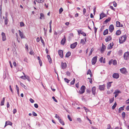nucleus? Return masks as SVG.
Instances as JSON below:
<instances>
[{
    "instance_id": "2f4dec72",
    "label": "nucleus",
    "mask_w": 129,
    "mask_h": 129,
    "mask_svg": "<svg viewBox=\"0 0 129 129\" xmlns=\"http://www.w3.org/2000/svg\"><path fill=\"white\" fill-rule=\"evenodd\" d=\"M116 105H117V104H116V102H115L114 103V105L112 106V109L113 110L114 109H115V107H116Z\"/></svg>"
},
{
    "instance_id": "680f3d73",
    "label": "nucleus",
    "mask_w": 129,
    "mask_h": 129,
    "mask_svg": "<svg viewBox=\"0 0 129 129\" xmlns=\"http://www.w3.org/2000/svg\"><path fill=\"white\" fill-rule=\"evenodd\" d=\"M77 120L79 122H81L82 120L80 118H77Z\"/></svg>"
},
{
    "instance_id": "37998d69",
    "label": "nucleus",
    "mask_w": 129,
    "mask_h": 129,
    "mask_svg": "<svg viewBox=\"0 0 129 129\" xmlns=\"http://www.w3.org/2000/svg\"><path fill=\"white\" fill-rule=\"evenodd\" d=\"M24 24L23 22H20V26L21 27H23L24 26Z\"/></svg>"
},
{
    "instance_id": "49530a36",
    "label": "nucleus",
    "mask_w": 129,
    "mask_h": 129,
    "mask_svg": "<svg viewBox=\"0 0 129 129\" xmlns=\"http://www.w3.org/2000/svg\"><path fill=\"white\" fill-rule=\"evenodd\" d=\"M83 108L85 110V111L86 112V113L87 112H88L89 111V110L85 107H83Z\"/></svg>"
},
{
    "instance_id": "423d86ee",
    "label": "nucleus",
    "mask_w": 129,
    "mask_h": 129,
    "mask_svg": "<svg viewBox=\"0 0 129 129\" xmlns=\"http://www.w3.org/2000/svg\"><path fill=\"white\" fill-rule=\"evenodd\" d=\"M107 16V15L103 12L101 13L100 15V19H101Z\"/></svg>"
},
{
    "instance_id": "f704fd0d",
    "label": "nucleus",
    "mask_w": 129,
    "mask_h": 129,
    "mask_svg": "<svg viewBox=\"0 0 129 129\" xmlns=\"http://www.w3.org/2000/svg\"><path fill=\"white\" fill-rule=\"evenodd\" d=\"M122 54V50H120L118 52V54L119 55H121Z\"/></svg>"
},
{
    "instance_id": "f3484780",
    "label": "nucleus",
    "mask_w": 129,
    "mask_h": 129,
    "mask_svg": "<svg viewBox=\"0 0 129 129\" xmlns=\"http://www.w3.org/2000/svg\"><path fill=\"white\" fill-rule=\"evenodd\" d=\"M66 41V38L65 36H64V38L61 40V44L63 45L65 43Z\"/></svg>"
},
{
    "instance_id": "39448f33",
    "label": "nucleus",
    "mask_w": 129,
    "mask_h": 129,
    "mask_svg": "<svg viewBox=\"0 0 129 129\" xmlns=\"http://www.w3.org/2000/svg\"><path fill=\"white\" fill-rule=\"evenodd\" d=\"M2 37V40L3 41H5L6 40V37L5 34L4 32H2L1 34Z\"/></svg>"
},
{
    "instance_id": "6e6d98bb",
    "label": "nucleus",
    "mask_w": 129,
    "mask_h": 129,
    "mask_svg": "<svg viewBox=\"0 0 129 129\" xmlns=\"http://www.w3.org/2000/svg\"><path fill=\"white\" fill-rule=\"evenodd\" d=\"M40 16L42 17L43 19H44V14L42 13H41L40 14Z\"/></svg>"
},
{
    "instance_id": "9b49d317",
    "label": "nucleus",
    "mask_w": 129,
    "mask_h": 129,
    "mask_svg": "<svg viewBox=\"0 0 129 129\" xmlns=\"http://www.w3.org/2000/svg\"><path fill=\"white\" fill-rule=\"evenodd\" d=\"M112 76L114 78L117 79L119 77V75L118 73H114L113 74Z\"/></svg>"
},
{
    "instance_id": "c03bdc74",
    "label": "nucleus",
    "mask_w": 129,
    "mask_h": 129,
    "mask_svg": "<svg viewBox=\"0 0 129 129\" xmlns=\"http://www.w3.org/2000/svg\"><path fill=\"white\" fill-rule=\"evenodd\" d=\"M114 100V98H111L109 100L110 103H112L113 101Z\"/></svg>"
},
{
    "instance_id": "a19ab883",
    "label": "nucleus",
    "mask_w": 129,
    "mask_h": 129,
    "mask_svg": "<svg viewBox=\"0 0 129 129\" xmlns=\"http://www.w3.org/2000/svg\"><path fill=\"white\" fill-rule=\"evenodd\" d=\"M63 10L62 8H61L59 9V14H61L63 11Z\"/></svg>"
},
{
    "instance_id": "dca6fc26",
    "label": "nucleus",
    "mask_w": 129,
    "mask_h": 129,
    "mask_svg": "<svg viewBox=\"0 0 129 129\" xmlns=\"http://www.w3.org/2000/svg\"><path fill=\"white\" fill-rule=\"evenodd\" d=\"M113 45V43H110L109 45H108L107 49H111L112 47V46Z\"/></svg>"
},
{
    "instance_id": "5fc2aeb1",
    "label": "nucleus",
    "mask_w": 129,
    "mask_h": 129,
    "mask_svg": "<svg viewBox=\"0 0 129 129\" xmlns=\"http://www.w3.org/2000/svg\"><path fill=\"white\" fill-rule=\"evenodd\" d=\"M32 114L33 116H37V114L34 111L33 112Z\"/></svg>"
},
{
    "instance_id": "4c0bfd02",
    "label": "nucleus",
    "mask_w": 129,
    "mask_h": 129,
    "mask_svg": "<svg viewBox=\"0 0 129 129\" xmlns=\"http://www.w3.org/2000/svg\"><path fill=\"white\" fill-rule=\"evenodd\" d=\"M36 1L39 3H42L43 2L44 0H35Z\"/></svg>"
},
{
    "instance_id": "603ef678",
    "label": "nucleus",
    "mask_w": 129,
    "mask_h": 129,
    "mask_svg": "<svg viewBox=\"0 0 129 129\" xmlns=\"http://www.w3.org/2000/svg\"><path fill=\"white\" fill-rule=\"evenodd\" d=\"M107 129H112V128L111 127V126L109 124L107 125Z\"/></svg>"
},
{
    "instance_id": "338daca9",
    "label": "nucleus",
    "mask_w": 129,
    "mask_h": 129,
    "mask_svg": "<svg viewBox=\"0 0 129 129\" xmlns=\"http://www.w3.org/2000/svg\"><path fill=\"white\" fill-rule=\"evenodd\" d=\"M29 100L30 102L32 103H33L34 102V100L32 99L31 98H30Z\"/></svg>"
},
{
    "instance_id": "e2e57ef3",
    "label": "nucleus",
    "mask_w": 129,
    "mask_h": 129,
    "mask_svg": "<svg viewBox=\"0 0 129 129\" xmlns=\"http://www.w3.org/2000/svg\"><path fill=\"white\" fill-rule=\"evenodd\" d=\"M103 58L102 57H101L99 59V61L101 62H102L103 61Z\"/></svg>"
},
{
    "instance_id": "13d9d810",
    "label": "nucleus",
    "mask_w": 129,
    "mask_h": 129,
    "mask_svg": "<svg viewBox=\"0 0 129 129\" xmlns=\"http://www.w3.org/2000/svg\"><path fill=\"white\" fill-rule=\"evenodd\" d=\"M58 35H60L62 32V31L58 30L57 31Z\"/></svg>"
},
{
    "instance_id": "ea45409f",
    "label": "nucleus",
    "mask_w": 129,
    "mask_h": 129,
    "mask_svg": "<svg viewBox=\"0 0 129 129\" xmlns=\"http://www.w3.org/2000/svg\"><path fill=\"white\" fill-rule=\"evenodd\" d=\"M25 79H26L28 81H30V80L29 76L26 75Z\"/></svg>"
},
{
    "instance_id": "09e8293b",
    "label": "nucleus",
    "mask_w": 129,
    "mask_h": 129,
    "mask_svg": "<svg viewBox=\"0 0 129 129\" xmlns=\"http://www.w3.org/2000/svg\"><path fill=\"white\" fill-rule=\"evenodd\" d=\"M122 117L123 118H124L125 117V113L123 112L122 113Z\"/></svg>"
},
{
    "instance_id": "c756f323",
    "label": "nucleus",
    "mask_w": 129,
    "mask_h": 129,
    "mask_svg": "<svg viewBox=\"0 0 129 129\" xmlns=\"http://www.w3.org/2000/svg\"><path fill=\"white\" fill-rule=\"evenodd\" d=\"M121 31L120 30H117L116 33V34L117 35H119L121 34Z\"/></svg>"
},
{
    "instance_id": "58836bf2",
    "label": "nucleus",
    "mask_w": 129,
    "mask_h": 129,
    "mask_svg": "<svg viewBox=\"0 0 129 129\" xmlns=\"http://www.w3.org/2000/svg\"><path fill=\"white\" fill-rule=\"evenodd\" d=\"M8 20L7 18L6 17L5 20V23L6 25H7L8 24Z\"/></svg>"
},
{
    "instance_id": "393cba45",
    "label": "nucleus",
    "mask_w": 129,
    "mask_h": 129,
    "mask_svg": "<svg viewBox=\"0 0 129 129\" xmlns=\"http://www.w3.org/2000/svg\"><path fill=\"white\" fill-rule=\"evenodd\" d=\"M112 83V82H109L108 83H107V87L108 89H109L110 88V87L111 86V84Z\"/></svg>"
},
{
    "instance_id": "2eb2a0df",
    "label": "nucleus",
    "mask_w": 129,
    "mask_h": 129,
    "mask_svg": "<svg viewBox=\"0 0 129 129\" xmlns=\"http://www.w3.org/2000/svg\"><path fill=\"white\" fill-rule=\"evenodd\" d=\"M120 22L118 21L116 22V26L117 27H122L123 26L122 24L120 25Z\"/></svg>"
},
{
    "instance_id": "b1692460",
    "label": "nucleus",
    "mask_w": 129,
    "mask_h": 129,
    "mask_svg": "<svg viewBox=\"0 0 129 129\" xmlns=\"http://www.w3.org/2000/svg\"><path fill=\"white\" fill-rule=\"evenodd\" d=\"M5 99V97H4L3 98L2 100L1 101V106H3L4 105V103Z\"/></svg>"
},
{
    "instance_id": "473e14b6",
    "label": "nucleus",
    "mask_w": 129,
    "mask_h": 129,
    "mask_svg": "<svg viewBox=\"0 0 129 129\" xmlns=\"http://www.w3.org/2000/svg\"><path fill=\"white\" fill-rule=\"evenodd\" d=\"M112 63L114 65H116L117 64V62L116 60L114 59L112 61Z\"/></svg>"
},
{
    "instance_id": "5701e85b",
    "label": "nucleus",
    "mask_w": 129,
    "mask_h": 129,
    "mask_svg": "<svg viewBox=\"0 0 129 129\" xmlns=\"http://www.w3.org/2000/svg\"><path fill=\"white\" fill-rule=\"evenodd\" d=\"M58 120H59L60 123L61 124L63 125H64L65 124L63 121L61 119V118L58 119Z\"/></svg>"
},
{
    "instance_id": "69168bd1",
    "label": "nucleus",
    "mask_w": 129,
    "mask_h": 129,
    "mask_svg": "<svg viewBox=\"0 0 129 129\" xmlns=\"http://www.w3.org/2000/svg\"><path fill=\"white\" fill-rule=\"evenodd\" d=\"M25 47L27 50H28V46L27 44H25Z\"/></svg>"
},
{
    "instance_id": "aec40b11",
    "label": "nucleus",
    "mask_w": 129,
    "mask_h": 129,
    "mask_svg": "<svg viewBox=\"0 0 129 129\" xmlns=\"http://www.w3.org/2000/svg\"><path fill=\"white\" fill-rule=\"evenodd\" d=\"M112 39L111 37L109 36H108L105 39V41L106 42H108L109 41Z\"/></svg>"
},
{
    "instance_id": "f257e3e1",
    "label": "nucleus",
    "mask_w": 129,
    "mask_h": 129,
    "mask_svg": "<svg viewBox=\"0 0 129 129\" xmlns=\"http://www.w3.org/2000/svg\"><path fill=\"white\" fill-rule=\"evenodd\" d=\"M127 36L126 35H124L119 38V42L120 44H122L126 41Z\"/></svg>"
},
{
    "instance_id": "4468645a",
    "label": "nucleus",
    "mask_w": 129,
    "mask_h": 129,
    "mask_svg": "<svg viewBox=\"0 0 129 129\" xmlns=\"http://www.w3.org/2000/svg\"><path fill=\"white\" fill-rule=\"evenodd\" d=\"M19 32V35L20 36L21 39L25 38V36L23 35V33L22 32H21V31L20 30H18Z\"/></svg>"
},
{
    "instance_id": "bb28decb",
    "label": "nucleus",
    "mask_w": 129,
    "mask_h": 129,
    "mask_svg": "<svg viewBox=\"0 0 129 129\" xmlns=\"http://www.w3.org/2000/svg\"><path fill=\"white\" fill-rule=\"evenodd\" d=\"M47 57L49 62L51 63L52 62V60L50 55H47Z\"/></svg>"
},
{
    "instance_id": "1a4fd4ad",
    "label": "nucleus",
    "mask_w": 129,
    "mask_h": 129,
    "mask_svg": "<svg viewBox=\"0 0 129 129\" xmlns=\"http://www.w3.org/2000/svg\"><path fill=\"white\" fill-rule=\"evenodd\" d=\"M120 71L121 73L123 74H125L127 72L126 69L124 68H123L120 69Z\"/></svg>"
},
{
    "instance_id": "864d4df0",
    "label": "nucleus",
    "mask_w": 129,
    "mask_h": 129,
    "mask_svg": "<svg viewBox=\"0 0 129 129\" xmlns=\"http://www.w3.org/2000/svg\"><path fill=\"white\" fill-rule=\"evenodd\" d=\"M93 48H92L91 49V50L90 51V52L89 54V56H90L92 54V51H93Z\"/></svg>"
},
{
    "instance_id": "6e6552de",
    "label": "nucleus",
    "mask_w": 129,
    "mask_h": 129,
    "mask_svg": "<svg viewBox=\"0 0 129 129\" xmlns=\"http://www.w3.org/2000/svg\"><path fill=\"white\" fill-rule=\"evenodd\" d=\"M114 29V27L113 25L111 24L110 25L109 28V30L110 31L111 33L112 32L113 30Z\"/></svg>"
},
{
    "instance_id": "cd10ccee",
    "label": "nucleus",
    "mask_w": 129,
    "mask_h": 129,
    "mask_svg": "<svg viewBox=\"0 0 129 129\" xmlns=\"http://www.w3.org/2000/svg\"><path fill=\"white\" fill-rule=\"evenodd\" d=\"M108 33V30L106 29L103 32V34L104 35H105Z\"/></svg>"
},
{
    "instance_id": "72a5a7b5",
    "label": "nucleus",
    "mask_w": 129,
    "mask_h": 129,
    "mask_svg": "<svg viewBox=\"0 0 129 129\" xmlns=\"http://www.w3.org/2000/svg\"><path fill=\"white\" fill-rule=\"evenodd\" d=\"M123 110H124L123 107H121L119 109L118 112H120L121 111Z\"/></svg>"
},
{
    "instance_id": "c85d7f7f",
    "label": "nucleus",
    "mask_w": 129,
    "mask_h": 129,
    "mask_svg": "<svg viewBox=\"0 0 129 129\" xmlns=\"http://www.w3.org/2000/svg\"><path fill=\"white\" fill-rule=\"evenodd\" d=\"M40 39L41 40V42L43 44V46H45V44L44 42V41L43 40V39L41 37H40Z\"/></svg>"
},
{
    "instance_id": "0e129e2a",
    "label": "nucleus",
    "mask_w": 129,
    "mask_h": 129,
    "mask_svg": "<svg viewBox=\"0 0 129 129\" xmlns=\"http://www.w3.org/2000/svg\"><path fill=\"white\" fill-rule=\"evenodd\" d=\"M83 14L85 15L86 12V10L85 8H84L83 10Z\"/></svg>"
},
{
    "instance_id": "7ed1b4c3",
    "label": "nucleus",
    "mask_w": 129,
    "mask_h": 129,
    "mask_svg": "<svg viewBox=\"0 0 129 129\" xmlns=\"http://www.w3.org/2000/svg\"><path fill=\"white\" fill-rule=\"evenodd\" d=\"M85 87L84 86L82 85L79 91V92L80 94H82L83 93L85 92Z\"/></svg>"
},
{
    "instance_id": "774afa93",
    "label": "nucleus",
    "mask_w": 129,
    "mask_h": 129,
    "mask_svg": "<svg viewBox=\"0 0 129 129\" xmlns=\"http://www.w3.org/2000/svg\"><path fill=\"white\" fill-rule=\"evenodd\" d=\"M76 86L77 88H78L79 87V82H78L76 84Z\"/></svg>"
},
{
    "instance_id": "3c124183",
    "label": "nucleus",
    "mask_w": 129,
    "mask_h": 129,
    "mask_svg": "<svg viewBox=\"0 0 129 129\" xmlns=\"http://www.w3.org/2000/svg\"><path fill=\"white\" fill-rule=\"evenodd\" d=\"M68 119H69L70 121H72V119L70 117V116L69 115H68Z\"/></svg>"
},
{
    "instance_id": "9d476101",
    "label": "nucleus",
    "mask_w": 129,
    "mask_h": 129,
    "mask_svg": "<svg viewBox=\"0 0 129 129\" xmlns=\"http://www.w3.org/2000/svg\"><path fill=\"white\" fill-rule=\"evenodd\" d=\"M77 44V42H75V43L71 44L70 45V47L72 49L75 48Z\"/></svg>"
},
{
    "instance_id": "a878e982",
    "label": "nucleus",
    "mask_w": 129,
    "mask_h": 129,
    "mask_svg": "<svg viewBox=\"0 0 129 129\" xmlns=\"http://www.w3.org/2000/svg\"><path fill=\"white\" fill-rule=\"evenodd\" d=\"M71 55V52H70L69 51L66 53L65 56L66 57H69V56H70Z\"/></svg>"
},
{
    "instance_id": "de8ad7c7",
    "label": "nucleus",
    "mask_w": 129,
    "mask_h": 129,
    "mask_svg": "<svg viewBox=\"0 0 129 129\" xmlns=\"http://www.w3.org/2000/svg\"><path fill=\"white\" fill-rule=\"evenodd\" d=\"M26 75H24L23 76H22L20 77L22 79H23V80H25V77H26Z\"/></svg>"
},
{
    "instance_id": "8fccbe9b",
    "label": "nucleus",
    "mask_w": 129,
    "mask_h": 129,
    "mask_svg": "<svg viewBox=\"0 0 129 129\" xmlns=\"http://www.w3.org/2000/svg\"><path fill=\"white\" fill-rule=\"evenodd\" d=\"M65 81L67 83H69V82L70 81V80H69L67 78H65L64 79Z\"/></svg>"
},
{
    "instance_id": "7c9ffc66",
    "label": "nucleus",
    "mask_w": 129,
    "mask_h": 129,
    "mask_svg": "<svg viewBox=\"0 0 129 129\" xmlns=\"http://www.w3.org/2000/svg\"><path fill=\"white\" fill-rule=\"evenodd\" d=\"M87 74H89L90 75L91 78V72L90 70L89 69L88 70L87 72Z\"/></svg>"
},
{
    "instance_id": "f8f14e48",
    "label": "nucleus",
    "mask_w": 129,
    "mask_h": 129,
    "mask_svg": "<svg viewBox=\"0 0 129 129\" xmlns=\"http://www.w3.org/2000/svg\"><path fill=\"white\" fill-rule=\"evenodd\" d=\"M58 53L60 57L62 58L63 56V51L61 50H59L58 51Z\"/></svg>"
},
{
    "instance_id": "a211bd4d",
    "label": "nucleus",
    "mask_w": 129,
    "mask_h": 129,
    "mask_svg": "<svg viewBox=\"0 0 129 129\" xmlns=\"http://www.w3.org/2000/svg\"><path fill=\"white\" fill-rule=\"evenodd\" d=\"M96 87H93L92 88V93L93 94L95 95V93Z\"/></svg>"
},
{
    "instance_id": "c9c22d12",
    "label": "nucleus",
    "mask_w": 129,
    "mask_h": 129,
    "mask_svg": "<svg viewBox=\"0 0 129 129\" xmlns=\"http://www.w3.org/2000/svg\"><path fill=\"white\" fill-rule=\"evenodd\" d=\"M80 43L81 44H82L83 45L85 43V41H84V40L82 39H81Z\"/></svg>"
},
{
    "instance_id": "052dcab7",
    "label": "nucleus",
    "mask_w": 129,
    "mask_h": 129,
    "mask_svg": "<svg viewBox=\"0 0 129 129\" xmlns=\"http://www.w3.org/2000/svg\"><path fill=\"white\" fill-rule=\"evenodd\" d=\"M9 87L10 89V91H11V92H12V93H13V90L11 88V86L10 85Z\"/></svg>"
},
{
    "instance_id": "6ab92c4d",
    "label": "nucleus",
    "mask_w": 129,
    "mask_h": 129,
    "mask_svg": "<svg viewBox=\"0 0 129 129\" xmlns=\"http://www.w3.org/2000/svg\"><path fill=\"white\" fill-rule=\"evenodd\" d=\"M12 123L11 122L9 121H7L6 122L5 125V127L8 125H9L11 126L12 125Z\"/></svg>"
},
{
    "instance_id": "e433bc0d",
    "label": "nucleus",
    "mask_w": 129,
    "mask_h": 129,
    "mask_svg": "<svg viewBox=\"0 0 129 129\" xmlns=\"http://www.w3.org/2000/svg\"><path fill=\"white\" fill-rule=\"evenodd\" d=\"M75 79L74 78L73 81H72L70 83V84L71 85H73L75 82Z\"/></svg>"
},
{
    "instance_id": "4d7b16f0",
    "label": "nucleus",
    "mask_w": 129,
    "mask_h": 129,
    "mask_svg": "<svg viewBox=\"0 0 129 129\" xmlns=\"http://www.w3.org/2000/svg\"><path fill=\"white\" fill-rule=\"evenodd\" d=\"M55 117L56 118H57L58 120V119H60V117L56 114L55 115Z\"/></svg>"
},
{
    "instance_id": "20e7f679",
    "label": "nucleus",
    "mask_w": 129,
    "mask_h": 129,
    "mask_svg": "<svg viewBox=\"0 0 129 129\" xmlns=\"http://www.w3.org/2000/svg\"><path fill=\"white\" fill-rule=\"evenodd\" d=\"M98 57L95 56L93 57L91 60L92 64V65L94 64L96 62L97 60Z\"/></svg>"
},
{
    "instance_id": "0eeeda50",
    "label": "nucleus",
    "mask_w": 129,
    "mask_h": 129,
    "mask_svg": "<svg viewBox=\"0 0 129 129\" xmlns=\"http://www.w3.org/2000/svg\"><path fill=\"white\" fill-rule=\"evenodd\" d=\"M106 47L105 45H104L103 44V43L102 44V47L101 48L100 51L101 53H103L104 51H105L106 49Z\"/></svg>"
},
{
    "instance_id": "a18cd8bd",
    "label": "nucleus",
    "mask_w": 129,
    "mask_h": 129,
    "mask_svg": "<svg viewBox=\"0 0 129 129\" xmlns=\"http://www.w3.org/2000/svg\"><path fill=\"white\" fill-rule=\"evenodd\" d=\"M78 34H82V33H83V32L82 30H79L77 31Z\"/></svg>"
},
{
    "instance_id": "ddd939ff",
    "label": "nucleus",
    "mask_w": 129,
    "mask_h": 129,
    "mask_svg": "<svg viewBox=\"0 0 129 129\" xmlns=\"http://www.w3.org/2000/svg\"><path fill=\"white\" fill-rule=\"evenodd\" d=\"M61 65L62 68L63 69L66 68L67 67V64L66 63H63L62 62Z\"/></svg>"
},
{
    "instance_id": "79ce46f5",
    "label": "nucleus",
    "mask_w": 129,
    "mask_h": 129,
    "mask_svg": "<svg viewBox=\"0 0 129 129\" xmlns=\"http://www.w3.org/2000/svg\"><path fill=\"white\" fill-rule=\"evenodd\" d=\"M121 93V92L119 90H115V92H114V94H115V93H116L118 94L119 93Z\"/></svg>"
},
{
    "instance_id": "412c9836",
    "label": "nucleus",
    "mask_w": 129,
    "mask_h": 129,
    "mask_svg": "<svg viewBox=\"0 0 129 129\" xmlns=\"http://www.w3.org/2000/svg\"><path fill=\"white\" fill-rule=\"evenodd\" d=\"M105 87V86L104 85H100L99 86V88L100 90H104V89Z\"/></svg>"
},
{
    "instance_id": "f03ea898",
    "label": "nucleus",
    "mask_w": 129,
    "mask_h": 129,
    "mask_svg": "<svg viewBox=\"0 0 129 129\" xmlns=\"http://www.w3.org/2000/svg\"><path fill=\"white\" fill-rule=\"evenodd\" d=\"M129 52H127L125 53L123 56L124 59L125 60L128 59L129 58Z\"/></svg>"
},
{
    "instance_id": "4be33fe9",
    "label": "nucleus",
    "mask_w": 129,
    "mask_h": 129,
    "mask_svg": "<svg viewBox=\"0 0 129 129\" xmlns=\"http://www.w3.org/2000/svg\"><path fill=\"white\" fill-rule=\"evenodd\" d=\"M111 19L110 17H109L108 19H106L104 22V23L106 24L108 22L110 21Z\"/></svg>"
},
{
    "instance_id": "bf43d9fd",
    "label": "nucleus",
    "mask_w": 129,
    "mask_h": 129,
    "mask_svg": "<svg viewBox=\"0 0 129 129\" xmlns=\"http://www.w3.org/2000/svg\"><path fill=\"white\" fill-rule=\"evenodd\" d=\"M52 99L54 100V101L56 102H57V100L55 99V97L54 96H53L52 97Z\"/></svg>"
}]
</instances>
